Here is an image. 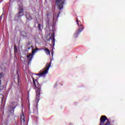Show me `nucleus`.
Returning a JSON list of instances; mask_svg holds the SVG:
<instances>
[{"instance_id": "15", "label": "nucleus", "mask_w": 125, "mask_h": 125, "mask_svg": "<svg viewBox=\"0 0 125 125\" xmlns=\"http://www.w3.org/2000/svg\"><path fill=\"white\" fill-rule=\"evenodd\" d=\"M33 113L35 116H38L39 115V111H38V108H36V111H34Z\"/></svg>"}, {"instance_id": "5", "label": "nucleus", "mask_w": 125, "mask_h": 125, "mask_svg": "<svg viewBox=\"0 0 125 125\" xmlns=\"http://www.w3.org/2000/svg\"><path fill=\"white\" fill-rule=\"evenodd\" d=\"M100 124L99 125H103L105 124L106 121H108V118L105 115L102 116L100 119Z\"/></svg>"}, {"instance_id": "10", "label": "nucleus", "mask_w": 125, "mask_h": 125, "mask_svg": "<svg viewBox=\"0 0 125 125\" xmlns=\"http://www.w3.org/2000/svg\"><path fill=\"white\" fill-rule=\"evenodd\" d=\"M65 2V0H57L56 1V3H64Z\"/></svg>"}, {"instance_id": "3", "label": "nucleus", "mask_w": 125, "mask_h": 125, "mask_svg": "<svg viewBox=\"0 0 125 125\" xmlns=\"http://www.w3.org/2000/svg\"><path fill=\"white\" fill-rule=\"evenodd\" d=\"M50 65H51V63H47L45 67L43 69V70H44L40 74H36V76H44V75H46V74L48 73V70H49V68H50Z\"/></svg>"}, {"instance_id": "24", "label": "nucleus", "mask_w": 125, "mask_h": 125, "mask_svg": "<svg viewBox=\"0 0 125 125\" xmlns=\"http://www.w3.org/2000/svg\"><path fill=\"white\" fill-rule=\"evenodd\" d=\"M52 55L53 56V52H52Z\"/></svg>"}, {"instance_id": "22", "label": "nucleus", "mask_w": 125, "mask_h": 125, "mask_svg": "<svg viewBox=\"0 0 125 125\" xmlns=\"http://www.w3.org/2000/svg\"><path fill=\"white\" fill-rule=\"evenodd\" d=\"M1 19H2V15H1V16L0 17V21H1Z\"/></svg>"}, {"instance_id": "14", "label": "nucleus", "mask_w": 125, "mask_h": 125, "mask_svg": "<svg viewBox=\"0 0 125 125\" xmlns=\"http://www.w3.org/2000/svg\"><path fill=\"white\" fill-rule=\"evenodd\" d=\"M14 50L15 53H17V52H18V49H17V47L16 46V45L14 46Z\"/></svg>"}, {"instance_id": "4", "label": "nucleus", "mask_w": 125, "mask_h": 125, "mask_svg": "<svg viewBox=\"0 0 125 125\" xmlns=\"http://www.w3.org/2000/svg\"><path fill=\"white\" fill-rule=\"evenodd\" d=\"M16 107H17V103L15 102L10 103L8 110L11 114H14V110H15Z\"/></svg>"}, {"instance_id": "21", "label": "nucleus", "mask_w": 125, "mask_h": 125, "mask_svg": "<svg viewBox=\"0 0 125 125\" xmlns=\"http://www.w3.org/2000/svg\"><path fill=\"white\" fill-rule=\"evenodd\" d=\"M31 55H31V54L28 55L27 56V58H28V59L30 58V57H31Z\"/></svg>"}, {"instance_id": "17", "label": "nucleus", "mask_w": 125, "mask_h": 125, "mask_svg": "<svg viewBox=\"0 0 125 125\" xmlns=\"http://www.w3.org/2000/svg\"><path fill=\"white\" fill-rule=\"evenodd\" d=\"M38 28L39 29V31H42V24L39 23L38 24Z\"/></svg>"}, {"instance_id": "13", "label": "nucleus", "mask_w": 125, "mask_h": 125, "mask_svg": "<svg viewBox=\"0 0 125 125\" xmlns=\"http://www.w3.org/2000/svg\"><path fill=\"white\" fill-rule=\"evenodd\" d=\"M17 75H18V76H17V77H18V79H17L18 83H19V82H20V77L19 76V73H18V70L17 71Z\"/></svg>"}, {"instance_id": "1", "label": "nucleus", "mask_w": 125, "mask_h": 125, "mask_svg": "<svg viewBox=\"0 0 125 125\" xmlns=\"http://www.w3.org/2000/svg\"><path fill=\"white\" fill-rule=\"evenodd\" d=\"M32 81L33 83V85L35 87L36 93V101L39 102L40 101V97L41 96V92H42V84H40L38 81V79H35V78H32Z\"/></svg>"}, {"instance_id": "19", "label": "nucleus", "mask_w": 125, "mask_h": 125, "mask_svg": "<svg viewBox=\"0 0 125 125\" xmlns=\"http://www.w3.org/2000/svg\"><path fill=\"white\" fill-rule=\"evenodd\" d=\"M110 125V122H109V120H107V122L105 123V124H104L103 125Z\"/></svg>"}, {"instance_id": "7", "label": "nucleus", "mask_w": 125, "mask_h": 125, "mask_svg": "<svg viewBox=\"0 0 125 125\" xmlns=\"http://www.w3.org/2000/svg\"><path fill=\"white\" fill-rule=\"evenodd\" d=\"M83 28H79L77 32L76 33L74 34V38H77L79 34L81 32H83Z\"/></svg>"}, {"instance_id": "2", "label": "nucleus", "mask_w": 125, "mask_h": 125, "mask_svg": "<svg viewBox=\"0 0 125 125\" xmlns=\"http://www.w3.org/2000/svg\"><path fill=\"white\" fill-rule=\"evenodd\" d=\"M18 10L19 11V12L15 16V19L16 20H19L20 18L24 16V9H23L22 6L20 5Z\"/></svg>"}, {"instance_id": "16", "label": "nucleus", "mask_w": 125, "mask_h": 125, "mask_svg": "<svg viewBox=\"0 0 125 125\" xmlns=\"http://www.w3.org/2000/svg\"><path fill=\"white\" fill-rule=\"evenodd\" d=\"M40 49H39L38 48H35V49H33L32 51V54H34V53L36 52V51H37V50H40Z\"/></svg>"}, {"instance_id": "23", "label": "nucleus", "mask_w": 125, "mask_h": 125, "mask_svg": "<svg viewBox=\"0 0 125 125\" xmlns=\"http://www.w3.org/2000/svg\"><path fill=\"white\" fill-rule=\"evenodd\" d=\"M59 14H60V12L59 13L58 15H57V18H58L59 17Z\"/></svg>"}, {"instance_id": "27", "label": "nucleus", "mask_w": 125, "mask_h": 125, "mask_svg": "<svg viewBox=\"0 0 125 125\" xmlns=\"http://www.w3.org/2000/svg\"><path fill=\"white\" fill-rule=\"evenodd\" d=\"M55 15H56V13H55Z\"/></svg>"}, {"instance_id": "9", "label": "nucleus", "mask_w": 125, "mask_h": 125, "mask_svg": "<svg viewBox=\"0 0 125 125\" xmlns=\"http://www.w3.org/2000/svg\"><path fill=\"white\" fill-rule=\"evenodd\" d=\"M26 18L28 20L30 21L33 19V18H32V16H31V15H30V14L28 13H26Z\"/></svg>"}, {"instance_id": "20", "label": "nucleus", "mask_w": 125, "mask_h": 125, "mask_svg": "<svg viewBox=\"0 0 125 125\" xmlns=\"http://www.w3.org/2000/svg\"><path fill=\"white\" fill-rule=\"evenodd\" d=\"M33 60V56H31L29 59V61L28 62V64H30V62H31L32 60Z\"/></svg>"}, {"instance_id": "12", "label": "nucleus", "mask_w": 125, "mask_h": 125, "mask_svg": "<svg viewBox=\"0 0 125 125\" xmlns=\"http://www.w3.org/2000/svg\"><path fill=\"white\" fill-rule=\"evenodd\" d=\"M63 4H64V3H61V4H60L59 5V8L60 10H61V9H62L63 8Z\"/></svg>"}, {"instance_id": "8", "label": "nucleus", "mask_w": 125, "mask_h": 125, "mask_svg": "<svg viewBox=\"0 0 125 125\" xmlns=\"http://www.w3.org/2000/svg\"><path fill=\"white\" fill-rule=\"evenodd\" d=\"M21 36L23 38H27L28 37V33L24 31H21Z\"/></svg>"}, {"instance_id": "6", "label": "nucleus", "mask_w": 125, "mask_h": 125, "mask_svg": "<svg viewBox=\"0 0 125 125\" xmlns=\"http://www.w3.org/2000/svg\"><path fill=\"white\" fill-rule=\"evenodd\" d=\"M54 37H55V33L53 32L51 36L49 38V40H51L52 41V43L53 46L55 45V38H54Z\"/></svg>"}, {"instance_id": "25", "label": "nucleus", "mask_w": 125, "mask_h": 125, "mask_svg": "<svg viewBox=\"0 0 125 125\" xmlns=\"http://www.w3.org/2000/svg\"><path fill=\"white\" fill-rule=\"evenodd\" d=\"M4 125H7V123H5Z\"/></svg>"}, {"instance_id": "11", "label": "nucleus", "mask_w": 125, "mask_h": 125, "mask_svg": "<svg viewBox=\"0 0 125 125\" xmlns=\"http://www.w3.org/2000/svg\"><path fill=\"white\" fill-rule=\"evenodd\" d=\"M44 52H45L47 55H49L50 54V51H49V49L47 48H45L44 49Z\"/></svg>"}, {"instance_id": "26", "label": "nucleus", "mask_w": 125, "mask_h": 125, "mask_svg": "<svg viewBox=\"0 0 125 125\" xmlns=\"http://www.w3.org/2000/svg\"><path fill=\"white\" fill-rule=\"evenodd\" d=\"M53 19H54V16H53Z\"/></svg>"}, {"instance_id": "18", "label": "nucleus", "mask_w": 125, "mask_h": 125, "mask_svg": "<svg viewBox=\"0 0 125 125\" xmlns=\"http://www.w3.org/2000/svg\"><path fill=\"white\" fill-rule=\"evenodd\" d=\"M76 22H77V25H78L79 27H82V26H83V24H81V25H80V23H79V22H80V21H79V20L77 19V20H76Z\"/></svg>"}]
</instances>
